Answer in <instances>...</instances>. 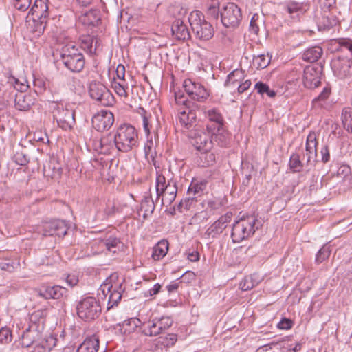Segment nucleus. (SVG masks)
Segmentation results:
<instances>
[{"instance_id": "ddd939ff", "label": "nucleus", "mask_w": 352, "mask_h": 352, "mask_svg": "<svg viewBox=\"0 0 352 352\" xmlns=\"http://www.w3.org/2000/svg\"><path fill=\"white\" fill-rule=\"evenodd\" d=\"M117 286L113 287L111 282L107 279L100 287L99 290L105 298H107V309H110L117 305L122 298L120 292L117 289Z\"/></svg>"}, {"instance_id": "4d7b16f0", "label": "nucleus", "mask_w": 352, "mask_h": 352, "mask_svg": "<svg viewBox=\"0 0 352 352\" xmlns=\"http://www.w3.org/2000/svg\"><path fill=\"white\" fill-rule=\"evenodd\" d=\"M106 142V138H95L92 140V146L95 151L102 154V144Z\"/></svg>"}, {"instance_id": "7ed1b4c3", "label": "nucleus", "mask_w": 352, "mask_h": 352, "mask_svg": "<svg viewBox=\"0 0 352 352\" xmlns=\"http://www.w3.org/2000/svg\"><path fill=\"white\" fill-rule=\"evenodd\" d=\"M188 21L197 39L208 41L213 37L214 28L205 19L204 15L200 11H192L188 16Z\"/></svg>"}, {"instance_id": "6e6d98bb", "label": "nucleus", "mask_w": 352, "mask_h": 352, "mask_svg": "<svg viewBox=\"0 0 352 352\" xmlns=\"http://www.w3.org/2000/svg\"><path fill=\"white\" fill-rule=\"evenodd\" d=\"M0 268L2 270L12 272L15 269L14 263L9 259L0 261Z\"/></svg>"}, {"instance_id": "8fccbe9b", "label": "nucleus", "mask_w": 352, "mask_h": 352, "mask_svg": "<svg viewBox=\"0 0 352 352\" xmlns=\"http://www.w3.org/2000/svg\"><path fill=\"white\" fill-rule=\"evenodd\" d=\"M112 87L118 95L121 97H127V92L123 83L114 80L112 83Z\"/></svg>"}, {"instance_id": "473e14b6", "label": "nucleus", "mask_w": 352, "mask_h": 352, "mask_svg": "<svg viewBox=\"0 0 352 352\" xmlns=\"http://www.w3.org/2000/svg\"><path fill=\"white\" fill-rule=\"evenodd\" d=\"M205 113L211 122L217 124V131H219L223 125V118L219 111L216 109H211L206 111Z\"/></svg>"}, {"instance_id": "423d86ee", "label": "nucleus", "mask_w": 352, "mask_h": 352, "mask_svg": "<svg viewBox=\"0 0 352 352\" xmlns=\"http://www.w3.org/2000/svg\"><path fill=\"white\" fill-rule=\"evenodd\" d=\"M76 311L79 318L85 321H91L99 317L101 307L96 298L87 296L78 302Z\"/></svg>"}, {"instance_id": "a19ab883", "label": "nucleus", "mask_w": 352, "mask_h": 352, "mask_svg": "<svg viewBox=\"0 0 352 352\" xmlns=\"http://www.w3.org/2000/svg\"><path fill=\"white\" fill-rule=\"evenodd\" d=\"M243 73L242 70H234L228 76L225 85L228 87L230 85H234L236 82H239L240 80L243 78Z\"/></svg>"}, {"instance_id": "6ab92c4d", "label": "nucleus", "mask_w": 352, "mask_h": 352, "mask_svg": "<svg viewBox=\"0 0 352 352\" xmlns=\"http://www.w3.org/2000/svg\"><path fill=\"white\" fill-rule=\"evenodd\" d=\"M303 84L308 89H314L320 84V76L318 69L312 66L304 69Z\"/></svg>"}, {"instance_id": "20e7f679", "label": "nucleus", "mask_w": 352, "mask_h": 352, "mask_svg": "<svg viewBox=\"0 0 352 352\" xmlns=\"http://www.w3.org/2000/svg\"><path fill=\"white\" fill-rule=\"evenodd\" d=\"M155 189L157 192L156 201L162 197L161 203L162 205H170L175 199L177 186L176 182L171 179L166 183L165 177L161 174H157L155 180Z\"/></svg>"}, {"instance_id": "4be33fe9", "label": "nucleus", "mask_w": 352, "mask_h": 352, "mask_svg": "<svg viewBox=\"0 0 352 352\" xmlns=\"http://www.w3.org/2000/svg\"><path fill=\"white\" fill-rule=\"evenodd\" d=\"M99 339L96 336L87 338L78 346L76 352H98L99 349Z\"/></svg>"}, {"instance_id": "58836bf2", "label": "nucleus", "mask_w": 352, "mask_h": 352, "mask_svg": "<svg viewBox=\"0 0 352 352\" xmlns=\"http://www.w3.org/2000/svg\"><path fill=\"white\" fill-rule=\"evenodd\" d=\"M342 122L344 128L349 132L352 133V108H345L342 113Z\"/></svg>"}, {"instance_id": "5701e85b", "label": "nucleus", "mask_w": 352, "mask_h": 352, "mask_svg": "<svg viewBox=\"0 0 352 352\" xmlns=\"http://www.w3.org/2000/svg\"><path fill=\"white\" fill-rule=\"evenodd\" d=\"M141 332L146 336H156L161 333L155 318L144 322L140 327Z\"/></svg>"}, {"instance_id": "09e8293b", "label": "nucleus", "mask_w": 352, "mask_h": 352, "mask_svg": "<svg viewBox=\"0 0 352 352\" xmlns=\"http://www.w3.org/2000/svg\"><path fill=\"white\" fill-rule=\"evenodd\" d=\"M13 160L16 164L21 166H25L29 162L28 157L22 151H16Z\"/></svg>"}, {"instance_id": "603ef678", "label": "nucleus", "mask_w": 352, "mask_h": 352, "mask_svg": "<svg viewBox=\"0 0 352 352\" xmlns=\"http://www.w3.org/2000/svg\"><path fill=\"white\" fill-rule=\"evenodd\" d=\"M31 2L32 0H15L14 6L17 10L23 12L30 8Z\"/></svg>"}, {"instance_id": "7c9ffc66", "label": "nucleus", "mask_w": 352, "mask_h": 352, "mask_svg": "<svg viewBox=\"0 0 352 352\" xmlns=\"http://www.w3.org/2000/svg\"><path fill=\"white\" fill-rule=\"evenodd\" d=\"M80 47L87 52L92 54H94L96 50L97 49L98 41H96L95 48H93V43L94 41V38L93 36L90 35H83L80 38Z\"/></svg>"}, {"instance_id": "aec40b11", "label": "nucleus", "mask_w": 352, "mask_h": 352, "mask_svg": "<svg viewBox=\"0 0 352 352\" xmlns=\"http://www.w3.org/2000/svg\"><path fill=\"white\" fill-rule=\"evenodd\" d=\"M192 144L199 153L208 151L209 150H212L213 147L211 136L204 132H200L195 135Z\"/></svg>"}, {"instance_id": "3c124183", "label": "nucleus", "mask_w": 352, "mask_h": 352, "mask_svg": "<svg viewBox=\"0 0 352 352\" xmlns=\"http://www.w3.org/2000/svg\"><path fill=\"white\" fill-rule=\"evenodd\" d=\"M196 201V199H195V197H192L191 195H188L187 197H186L184 199H182L179 204V209H185L188 210L190 209L191 205Z\"/></svg>"}, {"instance_id": "72a5a7b5", "label": "nucleus", "mask_w": 352, "mask_h": 352, "mask_svg": "<svg viewBox=\"0 0 352 352\" xmlns=\"http://www.w3.org/2000/svg\"><path fill=\"white\" fill-rule=\"evenodd\" d=\"M198 157L200 160V164L202 166L213 165L216 162L215 155L211 150L200 152Z\"/></svg>"}, {"instance_id": "338daca9", "label": "nucleus", "mask_w": 352, "mask_h": 352, "mask_svg": "<svg viewBox=\"0 0 352 352\" xmlns=\"http://www.w3.org/2000/svg\"><path fill=\"white\" fill-rule=\"evenodd\" d=\"M322 160L326 163L329 162L330 159L329 151L327 146H324L321 149Z\"/></svg>"}, {"instance_id": "0e129e2a", "label": "nucleus", "mask_w": 352, "mask_h": 352, "mask_svg": "<svg viewBox=\"0 0 352 352\" xmlns=\"http://www.w3.org/2000/svg\"><path fill=\"white\" fill-rule=\"evenodd\" d=\"M66 282L68 285L74 287L78 283V277L74 274H69L66 278Z\"/></svg>"}, {"instance_id": "2eb2a0df", "label": "nucleus", "mask_w": 352, "mask_h": 352, "mask_svg": "<svg viewBox=\"0 0 352 352\" xmlns=\"http://www.w3.org/2000/svg\"><path fill=\"white\" fill-rule=\"evenodd\" d=\"M54 118L59 127L64 130L70 129L74 124V113L72 111L58 107L54 111Z\"/></svg>"}, {"instance_id": "a878e982", "label": "nucleus", "mask_w": 352, "mask_h": 352, "mask_svg": "<svg viewBox=\"0 0 352 352\" xmlns=\"http://www.w3.org/2000/svg\"><path fill=\"white\" fill-rule=\"evenodd\" d=\"M322 54V48L319 46H314L305 50L302 55V58L307 62L314 63L320 58Z\"/></svg>"}, {"instance_id": "e2e57ef3", "label": "nucleus", "mask_w": 352, "mask_h": 352, "mask_svg": "<svg viewBox=\"0 0 352 352\" xmlns=\"http://www.w3.org/2000/svg\"><path fill=\"white\" fill-rule=\"evenodd\" d=\"M251 84L252 83L250 80H246L243 82L240 83L237 87L238 92L239 94L243 93L250 88Z\"/></svg>"}, {"instance_id": "f03ea898", "label": "nucleus", "mask_w": 352, "mask_h": 352, "mask_svg": "<svg viewBox=\"0 0 352 352\" xmlns=\"http://www.w3.org/2000/svg\"><path fill=\"white\" fill-rule=\"evenodd\" d=\"M60 60L66 68L76 73L81 72L85 64L83 54L72 43L67 44L62 47Z\"/></svg>"}, {"instance_id": "2f4dec72", "label": "nucleus", "mask_w": 352, "mask_h": 352, "mask_svg": "<svg viewBox=\"0 0 352 352\" xmlns=\"http://www.w3.org/2000/svg\"><path fill=\"white\" fill-rule=\"evenodd\" d=\"M261 278L256 274L245 277L239 284V287L243 291H248L257 285Z\"/></svg>"}, {"instance_id": "39448f33", "label": "nucleus", "mask_w": 352, "mask_h": 352, "mask_svg": "<svg viewBox=\"0 0 352 352\" xmlns=\"http://www.w3.org/2000/svg\"><path fill=\"white\" fill-rule=\"evenodd\" d=\"M257 220L254 217L248 216L236 221L233 226L231 237L234 243H239L252 236L258 227H256Z\"/></svg>"}, {"instance_id": "37998d69", "label": "nucleus", "mask_w": 352, "mask_h": 352, "mask_svg": "<svg viewBox=\"0 0 352 352\" xmlns=\"http://www.w3.org/2000/svg\"><path fill=\"white\" fill-rule=\"evenodd\" d=\"M155 318L157 322V325L159 327V329L161 331V333H163L164 331L171 327L173 322L172 318L168 316H162L161 318Z\"/></svg>"}, {"instance_id": "c756f323", "label": "nucleus", "mask_w": 352, "mask_h": 352, "mask_svg": "<svg viewBox=\"0 0 352 352\" xmlns=\"http://www.w3.org/2000/svg\"><path fill=\"white\" fill-rule=\"evenodd\" d=\"M101 247H104L106 250L112 253H116L120 250L122 243L116 237H110L100 242Z\"/></svg>"}, {"instance_id": "a18cd8bd", "label": "nucleus", "mask_w": 352, "mask_h": 352, "mask_svg": "<svg viewBox=\"0 0 352 352\" xmlns=\"http://www.w3.org/2000/svg\"><path fill=\"white\" fill-rule=\"evenodd\" d=\"M177 340V336L175 333L168 334L164 337H160L158 342L166 347L173 346Z\"/></svg>"}, {"instance_id": "4c0bfd02", "label": "nucleus", "mask_w": 352, "mask_h": 352, "mask_svg": "<svg viewBox=\"0 0 352 352\" xmlns=\"http://www.w3.org/2000/svg\"><path fill=\"white\" fill-rule=\"evenodd\" d=\"M205 186L206 185L204 183L192 182L190 186L188 187L187 195L195 197V199L197 200V198L202 195L205 189Z\"/></svg>"}, {"instance_id": "6e6552de", "label": "nucleus", "mask_w": 352, "mask_h": 352, "mask_svg": "<svg viewBox=\"0 0 352 352\" xmlns=\"http://www.w3.org/2000/svg\"><path fill=\"white\" fill-rule=\"evenodd\" d=\"M223 25L227 28L237 27L242 19L240 8L234 3H228L221 11Z\"/></svg>"}, {"instance_id": "412c9836", "label": "nucleus", "mask_w": 352, "mask_h": 352, "mask_svg": "<svg viewBox=\"0 0 352 352\" xmlns=\"http://www.w3.org/2000/svg\"><path fill=\"white\" fill-rule=\"evenodd\" d=\"M173 35L178 40H186L190 37L189 30L180 19H175L171 27Z\"/></svg>"}, {"instance_id": "c85d7f7f", "label": "nucleus", "mask_w": 352, "mask_h": 352, "mask_svg": "<svg viewBox=\"0 0 352 352\" xmlns=\"http://www.w3.org/2000/svg\"><path fill=\"white\" fill-rule=\"evenodd\" d=\"M155 208V203L151 196L150 195L145 196L140 205V212H143V218L146 219L148 215L151 214Z\"/></svg>"}, {"instance_id": "f704fd0d", "label": "nucleus", "mask_w": 352, "mask_h": 352, "mask_svg": "<svg viewBox=\"0 0 352 352\" xmlns=\"http://www.w3.org/2000/svg\"><path fill=\"white\" fill-rule=\"evenodd\" d=\"M37 333L34 331L28 329L21 336V345L23 347H30L36 340Z\"/></svg>"}, {"instance_id": "a211bd4d", "label": "nucleus", "mask_w": 352, "mask_h": 352, "mask_svg": "<svg viewBox=\"0 0 352 352\" xmlns=\"http://www.w3.org/2000/svg\"><path fill=\"white\" fill-rule=\"evenodd\" d=\"M67 289L59 286H46L36 289L38 296L45 299H59L67 294Z\"/></svg>"}, {"instance_id": "c9c22d12", "label": "nucleus", "mask_w": 352, "mask_h": 352, "mask_svg": "<svg viewBox=\"0 0 352 352\" xmlns=\"http://www.w3.org/2000/svg\"><path fill=\"white\" fill-rule=\"evenodd\" d=\"M316 146L317 141L316 134L314 133H309L307 138L305 153H307L308 155L316 156Z\"/></svg>"}, {"instance_id": "69168bd1", "label": "nucleus", "mask_w": 352, "mask_h": 352, "mask_svg": "<svg viewBox=\"0 0 352 352\" xmlns=\"http://www.w3.org/2000/svg\"><path fill=\"white\" fill-rule=\"evenodd\" d=\"M219 8L215 5H211L208 8V14L215 19L219 16Z\"/></svg>"}, {"instance_id": "cd10ccee", "label": "nucleus", "mask_w": 352, "mask_h": 352, "mask_svg": "<svg viewBox=\"0 0 352 352\" xmlns=\"http://www.w3.org/2000/svg\"><path fill=\"white\" fill-rule=\"evenodd\" d=\"M168 250V242L166 240H162L154 246L152 257L154 260H160L166 256Z\"/></svg>"}, {"instance_id": "f257e3e1", "label": "nucleus", "mask_w": 352, "mask_h": 352, "mask_svg": "<svg viewBox=\"0 0 352 352\" xmlns=\"http://www.w3.org/2000/svg\"><path fill=\"white\" fill-rule=\"evenodd\" d=\"M113 140L115 147L118 151L129 152L138 146V131L130 124H122L117 129Z\"/></svg>"}, {"instance_id": "9d476101", "label": "nucleus", "mask_w": 352, "mask_h": 352, "mask_svg": "<svg viewBox=\"0 0 352 352\" xmlns=\"http://www.w3.org/2000/svg\"><path fill=\"white\" fill-rule=\"evenodd\" d=\"M183 85L186 92L192 100L202 102L209 96V92L204 86L191 79H186Z\"/></svg>"}, {"instance_id": "bf43d9fd", "label": "nucleus", "mask_w": 352, "mask_h": 352, "mask_svg": "<svg viewBox=\"0 0 352 352\" xmlns=\"http://www.w3.org/2000/svg\"><path fill=\"white\" fill-rule=\"evenodd\" d=\"M293 322L292 320L288 318L282 319L277 324V327L280 329H289L292 328Z\"/></svg>"}, {"instance_id": "13d9d810", "label": "nucleus", "mask_w": 352, "mask_h": 352, "mask_svg": "<svg viewBox=\"0 0 352 352\" xmlns=\"http://www.w3.org/2000/svg\"><path fill=\"white\" fill-rule=\"evenodd\" d=\"M94 14L93 12H89L84 15H82L80 19L82 21V23L87 25H95V21L91 20V17L94 16Z\"/></svg>"}, {"instance_id": "49530a36", "label": "nucleus", "mask_w": 352, "mask_h": 352, "mask_svg": "<svg viewBox=\"0 0 352 352\" xmlns=\"http://www.w3.org/2000/svg\"><path fill=\"white\" fill-rule=\"evenodd\" d=\"M331 254L330 248L327 245H324L318 251L316 256V262L320 263L325 259L328 258Z\"/></svg>"}, {"instance_id": "bb28decb", "label": "nucleus", "mask_w": 352, "mask_h": 352, "mask_svg": "<svg viewBox=\"0 0 352 352\" xmlns=\"http://www.w3.org/2000/svg\"><path fill=\"white\" fill-rule=\"evenodd\" d=\"M47 6L43 4L41 0H35L34 6L29 11L28 16L32 15L33 21L41 19L46 12Z\"/></svg>"}, {"instance_id": "c03bdc74", "label": "nucleus", "mask_w": 352, "mask_h": 352, "mask_svg": "<svg viewBox=\"0 0 352 352\" xmlns=\"http://www.w3.org/2000/svg\"><path fill=\"white\" fill-rule=\"evenodd\" d=\"M254 88L257 90L258 93L261 94H266L270 98L274 97L276 94L274 90L270 89L267 84L262 82H256Z\"/></svg>"}, {"instance_id": "393cba45", "label": "nucleus", "mask_w": 352, "mask_h": 352, "mask_svg": "<svg viewBox=\"0 0 352 352\" xmlns=\"http://www.w3.org/2000/svg\"><path fill=\"white\" fill-rule=\"evenodd\" d=\"M338 20L336 17L330 14H324L318 21V28L319 30H327L336 25Z\"/></svg>"}, {"instance_id": "f8f14e48", "label": "nucleus", "mask_w": 352, "mask_h": 352, "mask_svg": "<svg viewBox=\"0 0 352 352\" xmlns=\"http://www.w3.org/2000/svg\"><path fill=\"white\" fill-rule=\"evenodd\" d=\"M114 122L113 114L108 110H101L92 118L93 126L98 131L109 129Z\"/></svg>"}, {"instance_id": "dca6fc26", "label": "nucleus", "mask_w": 352, "mask_h": 352, "mask_svg": "<svg viewBox=\"0 0 352 352\" xmlns=\"http://www.w3.org/2000/svg\"><path fill=\"white\" fill-rule=\"evenodd\" d=\"M232 217V212H227L226 214L221 216L206 230L204 233V236L207 239H210L214 238L217 235L220 234L227 227V224L231 221Z\"/></svg>"}, {"instance_id": "f3484780", "label": "nucleus", "mask_w": 352, "mask_h": 352, "mask_svg": "<svg viewBox=\"0 0 352 352\" xmlns=\"http://www.w3.org/2000/svg\"><path fill=\"white\" fill-rule=\"evenodd\" d=\"M282 6L283 12L289 14L292 19L298 17L300 14H304L308 8L307 3L292 0L285 1L282 3Z\"/></svg>"}, {"instance_id": "e433bc0d", "label": "nucleus", "mask_w": 352, "mask_h": 352, "mask_svg": "<svg viewBox=\"0 0 352 352\" xmlns=\"http://www.w3.org/2000/svg\"><path fill=\"white\" fill-rule=\"evenodd\" d=\"M271 61V57L268 55L259 54L254 56L252 64L258 69H262L267 67Z\"/></svg>"}, {"instance_id": "b1692460", "label": "nucleus", "mask_w": 352, "mask_h": 352, "mask_svg": "<svg viewBox=\"0 0 352 352\" xmlns=\"http://www.w3.org/2000/svg\"><path fill=\"white\" fill-rule=\"evenodd\" d=\"M179 120L180 123L187 129H190L192 127L193 124L196 120L195 113L186 109L184 111H179Z\"/></svg>"}, {"instance_id": "9b49d317", "label": "nucleus", "mask_w": 352, "mask_h": 352, "mask_svg": "<svg viewBox=\"0 0 352 352\" xmlns=\"http://www.w3.org/2000/svg\"><path fill=\"white\" fill-rule=\"evenodd\" d=\"M351 65L352 61L346 57H335L331 63L334 75L341 79L351 76Z\"/></svg>"}, {"instance_id": "79ce46f5", "label": "nucleus", "mask_w": 352, "mask_h": 352, "mask_svg": "<svg viewBox=\"0 0 352 352\" xmlns=\"http://www.w3.org/2000/svg\"><path fill=\"white\" fill-rule=\"evenodd\" d=\"M289 167L292 172L298 173L302 169V164L300 160V157L298 154H292L290 157Z\"/></svg>"}, {"instance_id": "774afa93", "label": "nucleus", "mask_w": 352, "mask_h": 352, "mask_svg": "<svg viewBox=\"0 0 352 352\" xmlns=\"http://www.w3.org/2000/svg\"><path fill=\"white\" fill-rule=\"evenodd\" d=\"M342 47L347 49L352 53V41L349 39H343L340 42Z\"/></svg>"}, {"instance_id": "ea45409f", "label": "nucleus", "mask_w": 352, "mask_h": 352, "mask_svg": "<svg viewBox=\"0 0 352 352\" xmlns=\"http://www.w3.org/2000/svg\"><path fill=\"white\" fill-rule=\"evenodd\" d=\"M331 94V89L329 87H324L322 91L316 97L312 102L314 106H318L320 107H324L327 99Z\"/></svg>"}, {"instance_id": "4468645a", "label": "nucleus", "mask_w": 352, "mask_h": 352, "mask_svg": "<svg viewBox=\"0 0 352 352\" xmlns=\"http://www.w3.org/2000/svg\"><path fill=\"white\" fill-rule=\"evenodd\" d=\"M68 226L65 221L53 220L43 225V235L63 237L67 233Z\"/></svg>"}, {"instance_id": "1a4fd4ad", "label": "nucleus", "mask_w": 352, "mask_h": 352, "mask_svg": "<svg viewBox=\"0 0 352 352\" xmlns=\"http://www.w3.org/2000/svg\"><path fill=\"white\" fill-rule=\"evenodd\" d=\"M9 82L19 91V93L15 96V107L20 111L28 110L33 104L31 96L23 93L27 90L28 85L19 82V80L14 76L10 78Z\"/></svg>"}, {"instance_id": "680f3d73", "label": "nucleus", "mask_w": 352, "mask_h": 352, "mask_svg": "<svg viewBox=\"0 0 352 352\" xmlns=\"http://www.w3.org/2000/svg\"><path fill=\"white\" fill-rule=\"evenodd\" d=\"M116 72L117 78L121 81H124V76H125L124 66L123 65L119 64L117 66Z\"/></svg>"}, {"instance_id": "de8ad7c7", "label": "nucleus", "mask_w": 352, "mask_h": 352, "mask_svg": "<svg viewBox=\"0 0 352 352\" xmlns=\"http://www.w3.org/2000/svg\"><path fill=\"white\" fill-rule=\"evenodd\" d=\"M33 84L36 93L41 94L46 89L47 82L44 78H34Z\"/></svg>"}, {"instance_id": "052dcab7", "label": "nucleus", "mask_w": 352, "mask_h": 352, "mask_svg": "<svg viewBox=\"0 0 352 352\" xmlns=\"http://www.w3.org/2000/svg\"><path fill=\"white\" fill-rule=\"evenodd\" d=\"M258 18L259 16L257 14H254L250 21V28L254 34H257L259 31V27L256 23Z\"/></svg>"}, {"instance_id": "5fc2aeb1", "label": "nucleus", "mask_w": 352, "mask_h": 352, "mask_svg": "<svg viewBox=\"0 0 352 352\" xmlns=\"http://www.w3.org/2000/svg\"><path fill=\"white\" fill-rule=\"evenodd\" d=\"M12 334L7 328H1L0 329V343H7L11 340Z\"/></svg>"}, {"instance_id": "0eeeda50", "label": "nucleus", "mask_w": 352, "mask_h": 352, "mask_svg": "<svg viewBox=\"0 0 352 352\" xmlns=\"http://www.w3.org/2000/svg\"><path fill=\"white\" fill-rule=\"evenodd\" d=\"M90 97L102 106H111L114 103V97L111 91L101 82H92L89 85Z\"/></svg>"}, {"instance_id": "864d4df0", "label": "nucleus", "mask_w": 352, "mask_h": 352, "mask_svg": "<svg viewBox=\"0 0 352 352\" xmlns=\"http://www.w3.org/2000/svg\"><path fill=\"white\" fill-rule=\"evenodd\" d=\"M102 138H106V142L102 144V154L111 153L115 147L114 142H112L111 139H109L108 137H103Z\"/></svg>"}]
</instances>
